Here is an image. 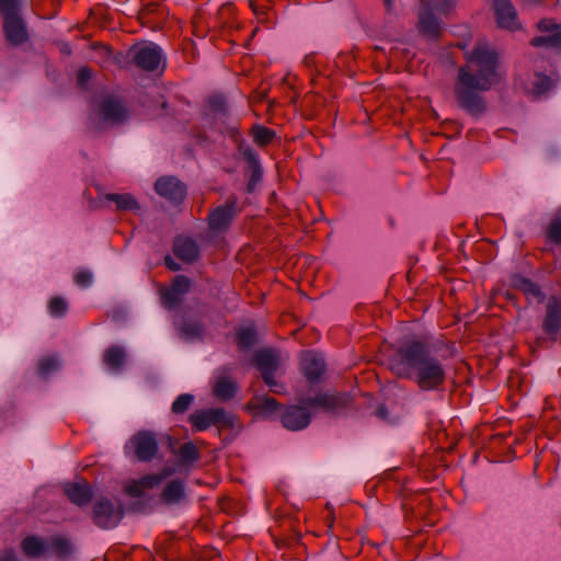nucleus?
I'll return each instance as SVG.
<instances>
[{
    "mask_svg": "<svg viewBox=\"0 0 561 561\" xmlns=\"http://www.w3.org/2000/svg\"><path fill=\"white\" fill-rule=\"evenodd\" d=\"M466 64L458 69L455 96L458 105L471 115L485 111L481 92L500 82L499 57L485 42H479L465 54Z\"/></svg>",
    "mask_w": 561,
    "mask_h": 561,
    "instance_id": "1",
    "label": "nucleus"
},
{
    "mask_svg": "<svg viewBox=\"0 0 561 561\" xmlns=\"http://www.w3.org/2000/svg\"><path fill=\"white\" fill-rule=\"evenodd\" d=\"M388 366L397 377L413 381L422 391L438 390L446 379L443 363L427 343L417 339L401 342L390 355Z\"/></svg>",
    "mask_w": 561,
    "mask_h": 561,
    "instance_id": "2",
    "label": "nucleus"
},
{
    "mask_svg": "<svg viewBox=\"0 0 561 561\" xmlns=\"http://www.w3.org/2000/svg\"><path fill=\"white\" fill-rule=\"evenodd\" d=\"M454 8L455 0H421L419 32L430 39H437L444 28L443 19L448 18Z\"/></svg>",
    "mask_w": 561,
    "mask_h": 561,
    "instance_id": "3",
    "label": "nucleus"
},
{
    "mask_svg": "<svg viewBox=\"0 0 561 561\" xmlns=\"http://www.w3.org/2000/svg\"><path fill=\"white\" fill-rule=\"evenodd\" d=\"M173 469L170 467L163 468L160 472L153 474H147L141 477L139 480H135L125 486V493L129 496L137 497L140 500L131 502L127 511L134 513H146L151 507V497H147V490L159 486L167 478L171 477Z\"/></svg>",
    "mask_w": 561,
    "mask_h": 561,
    "instance_id": "4",
    "label": "nucleus"
},
{
    "mask_svg": "<svg viewBox=\"0 0 561 561\" xmlns=\"http://www.w3.org/2000/svg\"><path fill=\"white\" fill-rule=\"evenodd\" d=\"M125 512L126 508L119 500L100 496L92 504L91 519L101 529H113L119 525Z\"/></svg>",
    "mask_w": 561,
    "mask_h": 561,
    "instance_id": "5",
    "label": "nucleus"
},
{
    "mask_svg": "<svg viewBox=\"0 0 561 561\" xmlns=\"http://www.w3.org/2000/svg\"><path fill=\"white\" fill-rule=\"evenodd\" d=\"M188 421L195 432H203L210 426L230 428L233 426V415L222 408L197 410L188 416Z\"/></svg>",
    "mask_w": 561,
    "mask_h": 561,
    "instance_id": "6",
    "label": "nucleus"
},
{
    "mask_svg": "<svg viewBox=\"0 0 561 561\" xmlns=\"http://www.w3.org/2000/svg\"><path fill=\"white\" fill-rule=\"evenodd\" d=\"M254 364L261 371L264 382L275 393L284 392V387L278 383L274 374L280 366V355L274 350H263L255 354Z\"/></svg>",
    "mask_w": 561,
    "mask_h": 561,
    "instance_id": "7",
    "label": "nucleus"
},
{
    "mask_svg": "<svg viewBox=\"0 0 561 561\" xmlns=\"http://www.w3.org/2000/svg\"><path fill=\"white\" fill-rule=\"evenodd\" d=\"M125 448H131L134 457L138 461L149 462L158 453L156 434L149 431H139L130 437Z\"/></svg>",
    "mask_w": 561,
    "mask_h": 561,
    "instance_id": "8",
    "label": "nucleus"
},
{
    "mask_svg": "<svg viewBox=\"0 0 561 561\" xmlns=\"http://www.w3.org/2000/svg\"><path fill=\"white\" fill-rule=\"evenodd\" d=\"M2 27L5 41L11 46H21L30 39L26 23L20 13L5 16Z\"/></svg>",
    "mask_w": 561,
    "mask_h": 561,
    "instance_id": "9",
    "label": "nucleus"
},
{
    "mask_svg": "<svg viewBox=\"0 0 561 561\" xmlns=\"http://www.w3.org/2000/svg\"><path fill=\"white\" fill-rule=\"evenodd\" d=\"M165 18L164 7L158 0H142L137 19L142 26L157 30Z\"/></svg>",
    "mask_w": 561,
    "mask_h": 561,
    "instance_id": "10",
    "label": "nucleus"
},
{
    "mask_svg": "<svg viewBox=\"0 0 561 561\" xmlns=\"http://www.w3.org/2000/svg\"><path fill=\"white\" fill-rule=\"evenodd\" d=\"M542 330L551 341L561 342V301L554 297L547 302Z\"/></svg>",
    "mask_w": 561,
    "mask_h": 561,
    "instance_id": "11",
    "label": "nucleus"
},
{
    "mask_svg": "<svg viewBox=\"0 0 561 561\" xmlns=\"http://www.w3.org/2000/svg\"><path fill=\"white\" fill-rule=\"evenodd\" d=\"M239 211L237 199H228L225 205L218 206L209 214L208 222L210 229L214 231L226 230Z\"/></svg>",
    "mask_w": 561,
    "mask_h": 561,
    "instance_id": "12",
    "label": "nucleus"
},
{
    "mask_svg": "<svg viewBox=\"0 0 561 561\" xmlns=\"http://www.w3.org/2000/svg\"><path fill=\"white\" fill-rule=\"evenodd\" d=\"M493 7L500 27L510 31L519 28L517 12L511 0H494Z\"/></svg>",
    "mask_w": 561,
    "mask_h": 561,
    "instance_id": "13",
    "label": "nucleus"
},
{
    "mask_svg": "<svg viewBox=\"0 0 561 561\" xmlns=\"http://www.w3.org/2000/svg\"><path fill=\"white\" fill-rule=\"evenodd\" d=\"M311 421V412L306 405H291L282 415L283 425L290 431L306 428Z\"/></svg>",
    "mask_w": 561,
    "mask_h": 561,
    "instance_id": "14",
    "label": "nucleus"
},
{
    "mask_svg": "<svg viewBox=\"0 0 561 561\" xmlns=\"http://www.w3.org/2000/svg\"><path fill=\"white\" fill-rule=\"evenodd\" d=\"M64 494L75 505L82 507L88 505L93 497L89 482L82 479L80 482H67L62 486Z\"/></svg>",
    "mask_w": 561,
    "mask_h": 561,
    "instance_id": "15",
    "label": "nucleus"
},
{
    "mask_svg": "<svg viewBox=\"0 0 561 561\" xmlns=\"http://www.w3.org/2000/svg\"><path fill=\"white\" fill-rule=\"evenodd\" d=\"M301 370L309 381L318 380L325 369V362L321 354L307 351L301 355Z\"/></svg>",
    "mask_w": 561,
    "mask_h": 561,
    "instance_id": "16",
    "label": "nucleus"
},
{
    "mask_svg": "<svg viewBox=\"0 0 561 561\" xmlns=\"http://www.w3.org/2000/svg\"><path fill=\"white\" fill-rule=\"evenodd\" d=\"M134 64L146 71H154L161 62V51L158 47H141L133 56Z\"/></svg>",
    "mask_w": 561,
    "mask_h": 561,
    "instance_id": "17",
    "label": "nucleus"
},
{
    "mask_svg": "<svg viewBox=\"0 0 561 561\" xmlns=\"http://www.w3.org/2000/svg\"><path fill=\"white\" fill-rule=\"evenodd\" d=\"M201 459L199 449L192 443H185L178 448V474L197 467Z\"/></svg>",
    "mask_w": 561,
    "mask_h": 561,
    "instance_id": "18",
    "label": "nucleus"
},
{
    "mask_svg": "<svg viewBox=\"0 0 561 561\" xmlns=\"http://www.w3.org/2000/svg\"><path fill=\"white\" fill-rule=\"evenodd\" d=\"M126 360V350L124 346L118 344H113L108 346L102 355L103 364L111 373L114 374H119L123 371Z\"/></svg>",
    "mask_w": 561,
    "mask_h": 561,
    "instance_id": "19",
    "label": "nucleus"
},
{
    "mask_svg": "<svg viewBox=\"0 0 561 561\" xmlns=\"http://www.w3.org/2000/svg\"><path fill=\"white\" fill-rule=\"evenodd\" d=\"M75 547L70 538L54 535L47 538L46 553H50L60 560H68L73 554Z\"/></svg>",
    "mask_w": 561,
    "mask_h": 561,
    "instance_id": "20",
    "label": "nucleus"
},
{
    "mask_svg": "<svg viewBox=\"0 0 561 561\" xmlns=\"http://www.w3.org/2000/svg\"><path fill=\"white\" fill-rule=\"evenodd\" d=\"M99 114L103 121L116 123L126 117V108L118 100L107 95L100 104Z\"/></svg>",
    "mask_w": 561,
    "mask_h": 561,
    "instance_id": "21",
    "label": "nucleus"
},
{
    "mask_svg": "<svg viewBox=\"0 0 561 561\" xmlns=\"http://www.w3.org/2000/svg\"><path fill=\"white\" fill-rule=\"evenodd\" d=\"M248 405L255 415L264 417H270L279 410L277 401L266 396H254Z\"/></svg>",
    "mask_w": 561,
    "mask_h": 561,
    "instance_id": "22",
    "label": "nucleus"
},
{
    "mask_svg": "<svg viewBox=\"0 0 561 561\" xmlns=\"http://www.w3.org/2000/svg\"><path fill=\"white\" fill-rule=\"evenodd\" d=\"M180 331L184 340L195 341L203 336L204 325L196 314H188L183 317Z\"/></svg>",
    "mask_w": 561,
    "mask_h": 561,
    "instance_id": "23",
    "label": "nucleus"
},
{
    "mask_svg": "<svg viewBox=\"0 0 561 561\" xmlns=\"http://www.w3.org/2000/svg\"><path fill=\"white\" fill-rule=\"evenodd\" d=\"M21 549L27 558L36 559L46 553L47 539L31 535L21 541Z\"/></svg>",
    "mask_w": 561,
    "mask_h": 561,
    "instance_id": "24",
    "label": "nucleus"
},
{
    "mask_svg": "<svg viewBox=\"0 0 561 561\" xmlns=\"http://www.w3.org/2000/svg\"><path fill=\"white\" fill-rule=\"evenodd\" d=\"M199 256L197 243L188 237H178V260L192 263Z\"/></svg>",
    "mask_w": 561,
    "mask_h": 561,
    "instance_id": "25",
    "label": "nucleus"
},
{
    "mask_svg": "<svg viewBox=\"0 0 561 561\" xmlns=\"http://www.w3.org/2000/svg\"><path fill=\"white\" fill-rule=\"evenodd\" d=\"M153 284L162 307L168 310L175 309V276L170 279L168 285L159 282H153Z\"/></svg>",
    "mask_w": 561,
    "mask_h": 561,
    "instance_id": "26",
    "label": "nucleus"
},
{
    "mask_svg": "<svg viewBox=\"0 0 561 561\" xmlns=\"http://www.w3.org/2000/svg\"><path fill=\"white\" fill-rule=\"evenodd\" d=\"M213 391L217 399L226 401L234 397L237 385L230 377L221 375L217 377Z\"/></svg>",
    "mask_w": 561,
    "mask_h": 561,
    "instance_id": "27",
    "label": "nucleus"
},
{
    "mask_svg": "<svg viewBox=\"0 0 561 561\" xmlns=\"http://www.w3.org/2000/svg\"><path fill=\"white\" fill-rule=\"evenodd\" d=\"M104 198L108 202H113L116 205V209L121 211L125 210H138L140 208L136 198L128 193L117 194L108 193L105 194Z\"/></svg>",
    "mask_w": 561,
    "mask_h": 561,
    "instance_id": "28",
    "label": "nucleus"
},
{
    "mask_svg": "<svg viewBox=\"0 0 561 561\" xmlns=\"http://www.w3.org/2000/svg\"><path fill=\"white\" fill-rule=\"evenodd\" d=\"M174 539H175V536L172 533L164 534L163 538H161L157 542L156 550H157L158 556L164 558L167 561H174V559H175Z\"/></svg>",
    "mask_w": 561,
    "mask_h": 561,
    "instance_id": "29",
    "label": "nucleus"
},
{
    "mask_svg": "<svg viewBox=\"0 0 561 561\" xmlns=\"http://www.w3.org/2000/svg\"><path fill=\"white\" fill-rule=\"evenodd\" d=\"M154 191L161 197L174 201L175 199V180L173 176H161L154 183Z\"/></svg>",
    "mask_w": 561,
    "mask_h": 561,
    "instance_id": "30",
    "label": "nucleus"
},
{
    "mask_svg": "<svg viewBox=\"0 0 561 561\" xmlns=\"http://www.w3.org/2000/svg\"><path fill=\"white\" fill-rule=\"evenodd\" d=\"M60 362L57 356H45L37 363L36 373L42 379H47L50 374L59 370Z\"/></svg>",
    "mask_w": 561,
    "mask_h": 561,
    "instance_id": "31",
    "label": "nucleus"
},
{
    "mask_svg": "<svg viewBox=\"0 0 561 561\" xmlns=\"http://www.w3.org/2000/svg\"><path fill=\"white\" fill-rule=\"evenodd\" d=\"M553 87V81L548 76L536 72L534 75V78L530 82V92H533L536 95H540L549 91Z\"/></svg>",
    "mask_w": 561,
    "mask_h": 561,
    "instance_id": "32",
    "label": "nucleus"
},
{
    "mask_svg": "<svg viewBox=\"0 0 561 561\" xmlns=\"http://www.w3.org/2000/svg\"><path fill=\"white\" fill-rule=\"evenodd\" d=\"M68 302L60 296H54L48 301V312L54 318H62L68 311Z\"/></svg>",
    "mask_w": 561,
    "mask_h": 561,
    "instance_id": "33",
    "label": "nucleus"
},
{
    "mask_svg": "<svg viewBox=\"0 0 561 561\" xmlns=\"http://www.w3.org/2000/svg\"><path fill=\"white\" fill-rule=\"evenodd\" d=\"M530 43L535 47H559L561 46V32H553L548 33L547 35L534 37Z\"/></svg>",
    "mask_w": 561,
    "mask_h": 561,
    "instance_id": "34",
    "label": "nucleus"
},
{
    "mask_svg": "<svg viewBox=\"0 0 561 561\" xmlns=\"http://www.w3.org/2000/svg\"><path fill=\"white\" fill-rule=\"evenodd\" d=\"M307 403L309 405H317L331 410L339 404V398L331 393H319L316 397L309 399Z\"/></svg>",
    "mask_w": 561,
    "mask_h": 561,
    "instance_id": "35",
    "label": "nucleus"
},
{
    "mask_svg": "<svg viewBox=\"0 0 561 561\" xmlns=\"http://www.w3.org/2000/svg\"><path fill=\"white\" fill-rule=\"evenodd\" d=\"M517 286L528 297L534 298L538 301H541L542 294H541L540 287L536 283H534L527 278H522L518 282Z\"/></svg>",
    "mask_w": 561,
    "mask_h": 561,
    "instance_id": "36",
    "label": "nucleus"
},
{
    "mask_svg": "<svg viewBox=\"0 0 561 561\" xmlns=\"http://www.w3.org/2000/svg\"><path fill=\"white\" fill-rule=\"evenodd\" d=\"M274 131L264 126H255L253 128V139L260 146L270 144L274 138Z\"/></svg>",
    "mask_w": 561,
    "mask_h": 561,
    "instance_id": "37",
    "label": "nucleus"
},
{
    "mask_svg": "<svg viewBox=\"0 0 561 561\" xmlns=\"http://www.w3.org/2000/svg\"><path fill=\"white\" fill-rule=\"evenodd\" d=\"M237 342L241 348H248L255 342V332L251 328H243L237 332Z\"/></svg>",
    "mask_w": 561,
    "mask_h": 561,
    "instance_id": "38",
    "label": "nucleus"
},
{
    "mask_svg": "<svg viewBox=\"0 0 561 561\" xmlns=\"http://www.w3.org/2000/svg\"><path fill=\"white\" fill-rule=\"evenodd\" d=\"M20 9V0H0V13L2 14L3 19L5 16L19 14Z\"/></svg>",
    "mask_w": 561,
    "mask_h": 561,
    "instance_id": "39",
    "label": "nucleus"
},
{
    "mask_svg": "<svg viewBox=\"0 0 561 561\" xmlns=\"http://www.w3.org/2000/svg\"><path fill=\"white\" fill-rule=\"evenodd\" d=\"M272 2V0H249V4L257 18L267 14V11L271 9Z\"/></svg>",
    "mask_w": 561,
    "mask_h": 561,
    "instance_id": "40",
    "label": "nucleus"
},
{
    "mask_svg": "<svg viewBox=\"0 0 561 561\" xmlns=\"http://www.w3.org/2000/svg\"><path fill=\"white\" fill-rule=\"evenodd\" d=\"M158 501L167 504L175 502V480L168 481Z\"/></svg>",
    "mask_w": 561,
    "mask_h": 561,
    "instance_id": "41",
    "label": "nucleus"
},
{
    "mask_svg": "<svg viewBox=\"0 0 561 561\" xmlns=\"http://www.w3.org/2000/svg\"><path fill=\"white\" fill-rule=\"evenodd\" d=\"M75 283L81 288H88L93 282V274L88 270H81L73 276Z\"/></svg>",
    "mask_w": 561,
    "mask_h": 561,
    "instance_id": "42",
    "label": "nucleus"
},
{
    "mask_svg": "<svg viewBox=\"0 0 561 561\" xmlns=\"http://www.w3.org/2000/svg\"><path fill=\"white\" fill-rule=\"evenodd\" d=\"M547 236L550 241L561 244V220H554L549 225Z\"/></svg>",
    "mask_w": 561,
    "mask_h": 561,
    "instance_id": "43",
    "label": "nucleus"
},
{
    "mask_svg": "<svg viewBox=\"0 0 561 561\" xmlns=\"http://www.w3.org/2000/svg\"><path fill=\"white\" fill-rule=\"evenodd\" d=\"M537 27L541 33L561 32V25L554 23L550 19L540 20L537 24Z\"/></svg>",
    "mask_w": 561,
    "mask_h": 561,
    "instance_id": "44",
    "label": "nucleus"
},
{
    "mask_svg": "<svg viewBox=\"0 0 561 561\" xmlns=\"http://www.w3.org/2000/svg\"><path fill=\"white\" fill-rule=\"evenodd\" d=\"M92 78V70L89 67H81L77 72V85L84 89Z\"/></svg>",
    "mask_w": 561,
    "mask_h": 561,
    "instance_id": "45",
    "label": "nucleus"
},
{
    "mask_svg": "<svg viewBox=\"0 0 561 561\" xmlns=\"http://www.w3.org/2000/svg\"><path fill=\"white\" fill-rule=\"evenodd\" d=\"M209 106L216 113H225L227 108L226 100L222 96H214L209 100Z\"/></svg>",
    "mask_w": 561,
    "mask_h": 561,
    "instance_id": "46",
    "label": "nucleus"
},
{
    "mask_svg": "<svg viewBox=\"0 0 561 561\" xmlns=\"http://www.w3.org/2000/svg\"><path fill=\"white\" fill-rule=\"evenodd\" d=\"M194 397L188 393L178 396V412L185 411L193 402Z\"/></svg>",
    "mask_w": 561,
    "mask_h": 561,
    "instance_id": "47",
    "label": "nucleus"
},
{
    "mask_svg": "<svg viewBox=\"0 0 561 561\" xmlns=\"http://www.w3.org/2000/svg\"><path fill=\"white\" fill-rule=\"evenodd\" d=\"M191 282L185 276H178V297L190 289Z\"/></svg>",
    "mask_w": 561,
    "mask_h": 561,
    "instance_id": "48",
    "label": "nucleus"
},
{
    "mask_svg": "<svg viewBox=\"0 0 561 561\" xmlns=\"http://www.w3.org/2000/svg\"><path fill=\"white\" fill-rule=\"evenodd\" d=\"M0 561H18L14 550H4L3 554L0 557Z\"/></svg>",
    "mask_w": 561,
    "mask_h": 561,
    "instance_id": "49",
    "label": "nucleus"
},
{
    "mask_svg": "<svg viewBox=\"0 0 561 561\" xmlns=\"http://www.w3.org/2000/svg\"><path fill=\"white\" fill-rule=\"evenodd\" d=\"M233 5L231 3H226L219 9V14L221 18L233 13Z\"/></svg>",
    "mask_w": 561,
    "mask_h": 561,
    "instance_id": "50",
    "label": "nucleus"
},
{
    "mask_svg": "<svg viewBox=\"0 0 561 561\" xmlns=\"http://www.w3.org/2000/svg\"><path fill=\"white\" fill-rule=\"evenodd\" d=\"M164 264L170 271L175 272V260L170 254L164 256Z\"/></svg>",
    "mask_w": 561,
    "mask_h": 561,
    "instance_id": "51",
    "label": "nucleus"
},
{
    "mask_svg": "<svg viewBox=\"0 0 561 561\" xmlns=\"http://www.w3.org/2000/svg\"><path fill=\"white\" fill-rule=\"evenodd\" d=\"M178 203L186 196V187L182 183L178 182Z\"/></svg>",
    "mask_w": 561,
    "mask_h": 561,
    "instance_id": "52",
    "label": "nucleus"
},
{
    "mask_svg": "<svg viewBox=\"0 0 561 561\" xmlns=\"http://www.w3.org/2000/svg\"><path fill=\"white\" fill-rule=\"evenodd\" d=\"M176 492H178V503H179L182 500V497L185 496L183 485L181 484L180 481H178Z\"/></svg>",
    "mask_w": 561,
    "mask_h": 561,
    "instance_id": "53",
    "label": "nucleus"
},
{
    "mask_svg": "<svg viewBox=\"0 0 561 561\" xmlns=\"http://www.w3.org/2000/svg\"><path fill=\"white\" fill-rule=\"evenodd\" d=\"M60 51H61L62 54H65V55H70V54H71V48H70L69 44H67V43H62V44L60 45Z\"/></svg>",
    "mask_w": 561,
    "mask_h": 561,
    "instance_id": "54",
    "label": "nucleus"
},
{
    "mask_svg": "<svg viewBox=\"0 0 561 561\" xmlns=\"http://www.w3.org/2000/svg\"><path fill=\"white\" fill-rule=\"evenodd\" d=\"M387 10H391L393 7V0H383Z\"/></svg>",
    "mask_w": 561,
    "mask_h": 561,
    "instance_id": "55",
    "label": "nucleus"
},
{
    "mask_svg": "<svg viewBox=\"0 0 561 561\" xmlns=\"http://www.w3.org/2000/svg\"><path fill=\"white\" fill-rule=\"evenodd\" d=\"M256 179H260V171L259 170H254L251 182L256 180Z\"/></svg>",
    "mask_w": 561,
    "mask_h": 561,
    "instance_id": "56",
    "label": "nucleus"
},
{
    "mask_svg": "<svg viewBox=\"0 0 561 561\" xmlns=\"http://www.w3.org/2000/svg\"><path fill=\"white\" fill-rule=\"evenodd\" d=\"M168 440H169L170 449H171L173 453H175V451H174V449H173V438H172V436H168Z\"/></svg>",
    "mask_w": 561,
    "mask_h": 561,
    "instance_id": "57",
    "label": "nucleus"
},
{
    "mask_svg": "<svg viewBox=\"0 0 561 561\" xmlns=\"http://www.w3.org/2000/svg\"><path fill=\"white\" fill-rule=\"evenodd\" d=\"M378 415L381 416V417L383 416V409L382 408L378 409Z\"/></svg>",
    "mask_w": 561,
    "mask_h": 561,
    "instance_id": "58",
    "label": "nucleus"
},
{
    "mask_svg": "<svg viewBox=\"0 0 561 561\" xmlns=\"http://www.w3.org/2000/svg\"><path fill=\"white\" fill-rule=\"evenodd\" d=\"M171 250H172V252L175 254V240L173 241V244H172Z\"/></svg>",
    "mask_w": 561,
    "mask_h": 561,
    "instance_id": "59",
    "label": "nucleus"
},
{
    "mask_svg": "<svg viewBox=\"0 0 561 561\" xmlns=\"http://www.w3.org/2000/svg\"><path fill=\"white\" fill-rule=\"evenodd\" d=\"M171 411L175 412V401L171 404Z\"/></svg>",
    "mask_w": 561,
    "mask_h": 561,
    "instance_id": "60",
    "label": "nucleus"
}]
</instances>
